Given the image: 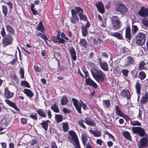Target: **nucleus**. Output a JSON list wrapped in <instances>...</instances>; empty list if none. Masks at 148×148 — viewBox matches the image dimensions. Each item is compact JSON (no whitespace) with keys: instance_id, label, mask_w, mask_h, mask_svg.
Listing matches in <instances>:
<instances>
[{"instance_id":"f257e3e1","label":"nucleus","mask_w":148,"mask_h":148,"mask_svg":"<svg viewBox=\"0 0 148 148\" xmlns=\"http://www.w3.org/2000/svg\"><path fill=\"white\" fill-rule=\"evenodd\" d=\"M92 74L94 79L99 83L104 81L105 74L100 69L96 67L92 68L90 70Z\"/></svg>"},{"instance_id":"f03ea898","label":"nucleus","mask_w":148,"mask_h":148,"mask_svg":"<svg viewBox=\"0 0 148 148\" xmlns=\"http://www.w3.org/2000/svg\"><path fill=\"white\" fill-rule=\"evenodd\" d=\"M72 101L73 102L74 106L78 113L80 114L82 113L81 111V108L82 106V108L85 110L86 109L87 106L83 103L82 100H80V102H79L75 98H73L72 99Z\"/></svg>"},{"instance_id":"7ed1b4c3","label":"nucleus","mask_w":148,"mask_h":148,"mask_svg":"<svg viewBox=\"0 0 148 148\" xmlns=\"http://www.w3.org/2000/svg\"><path fill=\"white\" fill-rule=\"evenodd\" d=\"M110 20L112 27L113 29L116 30L121 28L122 24L118 16H113L110 17Z\"/></svg>"},{"instance_id":"20e7f679","label":"nucleus","mask_w":148,"mask_h":148,"mask_svg":"<svg viewBox=\"0 0 148 148\" xmlns=\"http://www.w3.org/2000/svg\"><path fill=\"white\" fill-rule=\"evenodd\" d=\"M146 39V34L139 32L136 36L135 42L138 45L142 46L145 45Z\"/></svg>"},{"instance_id":"39448f33","label":"nucleus","mask_w":148,"mask_h":148,"mask_svg":"<svg viewBox=\"0 0 148 148\" xmlns=\"http://www.w3.org/2000/svg\"><path fill=\"white\" fill-rule=\"evenodd\" d=\"M2 40V44L4 47L12 44L13 40V37L10 34H8L3 37Z\"/></svg>"},{"instance_id":"423d86ee","label":"nucleus","mask_w":148,"mask_h":148,"mask_svg":"<svg viewBox=\"0 0 148 148\" xmlns=\"http://www.w3.org/2000/svg\"><path fill=\"white\" fill-rule=\"evenodd\" d=\"M69 134L71 137H69L68 139L71 143H72V140L75 144L79 143L77 135L74 131H70L69 132Z\"/></svg>"},{"instance_id":"0eeeda50","label":"nucleus","mask_w":148,"mask_h":148,"mask_svg":"<svg viewBox=\"0 0 148 148\" xmlns=\"http://www.w3.org/2000/svg\"><path fill=\"white\" fill-rule=\"evenodd\" d=\"M146 137H143L139 140L138 144L139 148H147L148 145V135L145 136Z\"/></svg>"},{"instance_id":"6e6552de","label":"nucleus","mask_w":148,"mask_h":148,"mask_svg":"<svg viewBox=\"0 0 148 148\" xmlns=\"http://www.w3.org/2000/svg\"><path fill=\"white\" fill-rule=\"evenodd\" d=\"M132 130L134 134H137L141 137L146 135L144 130L140 127H133Z\"/></svg>"},{"instance_id":"1a4fd4ad","label":"nucleus","mask_w":148,"mask_h":148,"mask_svg":"<svg viewBox=\"0 0 148 148\" xmlns=\"http://www.w3.org/2000/svg\"><path fill=\"white\" fill-rule=\"evenodd\" d=\"M138 14L141 17L146 18L148 17V8L142 7L138 12Z\"/></svg>"},{"instance_id":"9d476101","label":"nucleus","mask_w":148,"mask_h":148,"mask_svg":"<svg viewBox=\"0 0 148 148\" xmlns=\"http://www.w3.org/2000/svg\"><path fill=\"white\" fill-rule=\"evenodd\" d=\"M116 10L120 13L123 14L125 13L127 11V9L125 5L123 4H119L115 7Z\"/></svg>"},{"instance_id":"9b49d317","label":"nucleus","mask_w":148,"mask_h":148,"mask_svg":"<svg viewBox=\"0 0 148 148\" xmlns=\"http://www.w3.org/2000/svg\"><path fill=\"white\" fill-rule=\"evenodd\" d=\"M71 16L70 18V20L71 22L73 24H75L77 22L79 19L74 9L71 10Z\"/></svg>"},{"instance_id":"f8f14e48","label":"nucleus","mask_w":148,"mask_h":148,"mask_svg":"<svg viewBox=\"0 0 148 148\" xmlns=\"http://www.w3.org/2000/svg\"><path fill=\"white\" fill-rule=\"evenodd\" d=\"M98 60L101 68L104 71H108L109 69L107 62L105 61H102L101 58H99Z\"/></svg>"},{"instance_id":"ddd939ff","label":"nucleus","mask_w":148,"mask_h":148,"mask_svg":"<svg viewBox=\"0 0 148 148\" xmlns=\"http://www.w3.org/2000/svg\"><path fill=\"white\" fill-rule=\"evenodd\" d=\"M135 60L134 58L131 56H128L126 58L125 62V66H130L134 64Z\"/></svg>"},{"instance_id":"4468645a","label":"nucleus","mask_w":148,"mask_h":148,"mask_svg":"<svg viewBox=\"0 0 148 148\" xmlns=\"http://www.w3.org/2000/svg\"><path fill=\"white\" fill-rule=\"evenodd\" d=\"M121 95L123 98H126L127 100L130 99L131 96L130 91L126 89H123L122 90L121 93Z\"/></svg>"},{"instance_id":"2eb2a0df","label":"nucleus","mask_w":148,"mask_h":148,"mask_svg":"<svg viewBox=\"0 0 148 148\" xmlns=\"http://www.w3.org/2000/svg\"><path fill=\"white\" fill-rule=\"evenodd\" d=\"M69 51L71 55L72 59L74 61L76 60V53L74 48L73 47H71Z\"/></svg>"},{"instance_id":"dca6fc26","label":"nucleus","mask_w":148,"mask_h":148,"mask_svg":"<svg viewBox=\"0 0 148 148\" xmlns=\"http://www.w3.org/2000/svg\"><path fill=\"white\" fill-rule=\"evenodd\" d=\"M95 6L97 7L98 11L100 13H103L104 12L105 10L103 4L101 2H99L95 4Z\"/></svg>"},{"instance_id":"f3484780","label":"nucleus","mask_w":148,"mask_h":148,"mask_svg":"<svg viewBox=\"0 0 148 148\" xmlns=\"http://www.w3.org/2000/svg\"><path fill=\"white\" fill-rule=\"evenodd\" d=\"M125 36L126 39L129 42L132 38L130 33V29L129 27H127L125 30Z\"/></svg>"},{"instance_id":"a211bd4d","label":"nucleus","mask_w":148,"mask_h":148,"mask_svg":"<svg viewBox=\"0 0 148 148\" xmlns=\"http://www.w3.org/2000/svg\"><path fill=\"white\" fill-rule=\"evenodd\" d=\"M86 82L87 85L90 86H92L95 88H96L97 87L96 84L90 77L86 79Z\"/></svg>"},{"instance_id":"6ab92c4d","label":"nucleus","mask_w":148,"mask_h":148,"mask_svg":"<svg viewBox=\"0 0 148 148\" xmlns=\"http://www.w3.org/2000/svg\"><path fill=\"white\" fill-rule=\"evenodd\" d=\"M85 122L88 125L94 127L96 125L95 123L93 121L91 118L89 117L86 118L84 119Z\"/></svg>"},{"instance_id":"aec40b11","label":"nucleus","mask_w":148,"mask_h":148,"mask_svg":"<svg viewBox=\"0 0 148 148\" xmlns=\"http://www.w3.org/2000/svg\"><path fill=\"white\" fill-rule=\"evenodd\" d=\"M13 95V93L10 92L7 88H5L4 93V96L7 99H9L12 98Z\"/></svg>"},{"instance_id":"412c9836","label":"nucleus","mask_w":148,"mask_h":148,"mask_svg":"<svg viewBox=\"0 0 148 148\" xmlns=\"http://www.w3.org/2000/svg\"><path fill=\"white\" fill-rule=\"evenodd\" d=\"M51 40L54 43L57 42L63 44L64 42H66V41H65L62 38H60V39L58 38L57 36L56 37L53 36Z\"/></svg>"},{"instance_id":"4be33fe9","label":"nucleus","mask_w":148,"mask_h":148,"mask_svg":"<svg viewBox=\"0 0 148 148\" xmlns=\"http://www.w3.org/2000/svg\"><path fill=\"white\" fill-rule=\"evenodd\" d=\"M140 102L142 104H145L148 102V92H146L142 96Z\"/></svg>"},{"instance_id":"5701e85b","label":"nucleus","mask_w":148,"mask_h":148,"mask_svg":"<svg viewBox=\"0 0 148 148\" xmlns=\"http://www.w3.org/2000/svg\"><path fill=\"white\" fill-rule=\"evenodd\" d=\"M50 123L49 120L43 121L41 123L40 125L42 128H43L45 131H47L48 129L49 123Z\"/></svg>"},{"instance_id":"b1692460","label":"nucleus","mask_w":148,"mask_h":148,"mask_svg":"<svg viewBox=\"0 0 148 148\" xmlns=\"http://www.w3.org/2000/svg\"><path fill=\"white\" fill-rule=\"evenodd\" d=\"M79 44L81 47L85 49H86L88 45V43L86 40L84 38L80 39Z\"/></svg>"},{"instance_id":"393cba45","label":"nucleus","mask_w":148,"mask_h":148,"mask_svg":"<svg viewBox=\"0 0 148 148\" xmlns=\"http://www.w3.org/2000/svg\"><path fill=\"white\" fill-rule=\"evenodd\" d=\"M37 112L39 115L43 117H46L47 116L46 114L47 110L45 111L43 110L39 109L37 110Z\"/></svg>"},{"instance_id":"a878e982","label":"nucleus","mask_w":148,"mask_h":148,"mask_svg":"<svg viewBox=\"0 0 148 148\" xmlns=\"http://www.w3.org/2000/svg\"><path fill=\"white\" fill-rule=\"evenodd\" d=\"M24 92L28 96L32 98L34 96V93L32 91L29 89L25 88L23 90Z\"/></svg>"},{"instance_id":"bb28decb","label":"nucleus","mask_w":148,"mask_h":148,"mask_svg":"<svg viewBox=\"0 0 148 148\" xmlns=\"http://www.w3.org/2000/svg\"><path fill=\"white\" fill-rule=\"evenodd\" d=\"M5 102L10 106L13 108L15 110H18V109L17 108L16 106L14 103L10 101L7 99H5Z\"/></svg>"},{"instance_id":"cd10ccee","label":"nucleus","mask_w":148,"mask_h":148,"mask_svg":"<svg viewBox=\"0 0 148 148\" xmlns=\"http://www.w3.org/2000/svg\"><path fill=\"white\" fill-rule=\"evenodd\" d=\"M51 109L55 112L58 113L60 112L59 109L56 103L51 105Z\"/></svg>"},{"instance_id":"c85d7f7f","label":"nucleus","mask_w":148,"mask_h":148,"mask_svg":"<svg viewBox=\"0 0 148 148\" xmlns=\"http://www.w3.org/2000/svg\"><path fill=\"white\" fill-rule=\"evenodd\" d=\"M90 133L93 135L94 136L98 137L101 136V133L100 131H97L95 130H89Z\"/></svg>"},{"instance_id":"c756f323","label":"nucleus","mask_w":148,"mask_h":148,"mask_svg":"<svg viewBox=\"0 0 148 148\" xmlns=\"http://www.w3.org/2000/svg\"><path fill=\"white\" fill-rule=\"evenodd\" d=\"M115 113L119 116H123V113L119 109L118 105H116L115 107Z\"/></svg>"},{"instance_id":"7c9ffc66","label":"nucleus","mask_w":148,"mask_h":148,"mask_svg":"<svg viewBox=\"0 0 148 148\" xmlns=\"http://www.w3.org/2000/svg\"><path fill=\"white\" fill-rule=\"evenodd\" d=\"M5 27L8 32L12 35L14 34V31L13 28L11 26L7 25H6Z\"/></svg>"},{"instance_id":"2f4dec72","label":"nucleus","mask_w":148,"mask_h":148,"mask_svg":"<svg viewBox=\"0 0 148 148\" xmlns=\"http://www.w3.org/2000/svg\"><path fill=\"white\" fill-rule=\"evenodd\" d=\"M111 35L114 37L117 38L119 40H123V36L120 33L118 32L113 33Z\"/></svg>"},{"instance_id":"473e14b6","label":"nucleus","mask_w":148,"mask_h":148,"mask_svg":"<svg viewBox=\"0 0 148 148\" xmlns=\"http://www.w3.org/2000/svg\"><path fill=\"white\" fill-rule=\"evenodd\" d=\"M136 92L138 95H139L140 92L141 86L140 84L137 82H136L135 86Z\"/></svg>"},{"instance_id":"72a5a7b5","label":"nucleus","mask_w":148,"mask_h":148,"mask_svg":"<svg viewBox=\"0 0 148 148\" xmlns=\"http://www.w3.org/2000/svg\"><path fill=\"white\" fill-rule=\"evenodd\" d=\"M74 8L75 10H74L75 12L77 15V14L78 15L84 12L83 10L79 7H75Z\"/></svg>"},{"instance_id":"f704fd0d","label":"nucleus","mask_w":148,"mask_h":148,"mask_svg":"<svg viewBox=\"0 0 148 148\" xmlns=\"http://www.w3.org/2000/svg\"><path fill=\"white\" fill-rule=\"evenodd\" d=\"M123 136L127 139L129 140H132V138L131 135L128 132H125L123 133Z\"/></svg>"},{"instance_id":"c9c22d12","label":"nucleus","mask_w":148,"mask_h":148,"mask_svg":"<svg viewBox=\"0 0 148 148\" xmlns=\"http://www.w3.org/2000/svg\"><path fill=\"white\" fill-rule=\"evenodd\" d=\"M103 104L105 108H109L110 106V101L109 100H103Z\"/></svg>"},{"instance_id":"e433bc0d","label":"nucleus","mask_w":148,"mask_h":148,"mask_svg":"<svg viewBox=\"0 0 148 148\" xmlns=\"http://www.w3.org/2000/svg\"><path fill=\"white\" fill-rule=\"evenodd\" d=\"M82 141L84 146H85L88 140V138L84 134H82L81 136Z\"/></svg>"},{"instance_id":"4c0bfd02","label":"nucleus","mask_w":148,"mask_h":148,"mask_svg":"<svg viewBox=\"0 0 148 148\" xmlns=\"http://www.w3.org/2000/svg\"><path fill=\"white\" fill-rule=\"evenodd\" d=\"M55 119L56 121L58 123L62 121L63 120V117L60 114H56L55 116Z\"/></svg>"},{"instance_id":"58836bf2","label":"nucleus","mask_w":148,"mask_h":148,"mask_svg":"<svg viewBox=\"0 0 148 148\" xmlns=\"http://www.w3.org/2000/svg\"><path fill=\"white\" fill-rule=\"evenodd\" d=\"M68 102V100L67 97L65 96H64L61 99V103L62 105L66 104Z\"/></svg>"},{"instance_id":"ea45409f","label":"nucleus","mask_w":148,"mask_h":148,"mask_svg":"<svg viewBox=\"0 0 148 148\" xmlns=\"http://www.w3.org/2000/svg\"><path fill=\"white\" fill-rule=\"evenodd\" d=\"M87 29L85 27H82L81 29L82 35L83 36H86L88 33Z\"/></svg>"},{"instance_id":"a19ab883","label":"nucleus","mask_w":148,"mask_h":148,"mask_svg":"<svg viewBox=\"0 0 148 148\" xmlns=\"http://www.w3.org/2000/svg\"><path fill=\"white\" fill-rule=\"evenodd\" d=\"M78 16L79 17V18L80 20L85 21H87V18L86 16L83 14V13L78 15Z\"/></svg>"},{"instance_id":"79ce46f5","label":"nucleus","mask_w":148,"mask_h":148,"mask_svg":"<svg viewBox=\"0 0 148 148\" xmlns=\"http://www.w3.org/2000/svg\"><path fill=\"white\" fill-rule=\"evenodd\" d=\"M138 77L141 80L144 79L146 77V74L144 72L141 71L139 73Z\"/></svg>"},{"instance_id":"37998d69","label":"nucleus","mask_w":148,"mask_h":148,"mask_svg":"<svg viewBox=\"0 0 148 148\" xmlns=\"http://www.w3.org/2000/svg\"><path fill=\"white\" fill-rule=\"evenodd\" d=\"M19 73L20 75V77L22 79H25V78L24 70L22 67H21L20 69Z\"/></svg>"},{"instance_id":"c03bdc74","label":"nucleus","mask_w":148,"mask_h":148,"mask_svg":"<svg viewBox=\"0 0 148 148\" xmlns=\"http://www.w3.org/2000/svg\"><path fill=\"white\" fill-rule=\"evenodd\" d=\"M21 85L22 86H25L27 88H30V86L28 82L25 80L21 81Z\"/></svg>"},{"instance_id":"a18cd8bd","label":"nucleus","mask_w":148,"mask_h":148,"mask_svg":"<svg viewBox=\"0 0 148 148\" xmlns=\"http://www.w3.org/2000/svg\"><path fill=\"white\" fill-rule=\"evenodd\" d=\"M138 29L137 26L135 25H132V34L134 35L136 34Z\"/></svg>"},{"instance_id":"49530a36","label":"nucleus","mask_w":148,"mask_h":148,"mask_svg":"<svg viewBox=\"0 0 148 148\" xmlns=\"http://www.w3.org/2000/svg\"><path fill=\"white\" fill-rule=\"evenodd\" d=\"M37 27L38 31H40L42 32H43L44 31V27L41 22L39 23V24L38 25Z\"/></svg>"},{"instance_id":"de8ad7c7","label":"nucleus","mask_w":148,"mask_h":148,"mask_svg":"<svg viewBox=\"0 0 148 148\" xmlns=\"http://www.w3.org/2000/svg\"><path fill=\"white\" fill-rule=\"evenodd\" d=\"M36 35L37 36L40 37L45 40H48V39L45 34H42L40 32H39Z\"/></svg>"},{"instance_id":"09e8293b","label":"nucleus","mask_w":148,"mask_h":148,"mask_svg":"<svg viewBox=\"0 0 148 148\" xmlns=\"http://www.w3.org/2000/svg\"><path fill=\"white\" fill-rule=\"evenodd\" d=\"M63 129L65 132H67L69 130V125L66 123H63Z\"/></svg>"},{"instance_id":"8fccbe9b","label":"nucleus","mask_w":148,"mask_h":148,"mask_svg":"<svg viewBox=\"0 0 148 148\" xmlns=\"http://www.w3.org/2000/svg\"><path fill=\"white\" fill-rule=\"evenodd\" d=\"M84 121L82 119H80L78 121V124L80 126L82 127L84 129H86V127L84 124Z\"/></svg>"},{"instance_id":"3c124183","label":"nucleus","mask_w":148,"mask_h":148,"mask_svg":"<svg viewBox=\"0 0 148 148\" xmlns=\"http://www.w3.org/2000/svg\"><path fill=\"white\" fill-rule=\"evenodd\" d=\"M97 39L98 40H97L95 38H94L92 39V41L94 44L97 45L98 44H100L102 40L101 39L99 38H98Z\"/></svg>"},{"instance_id":"603ef678","label":"nucleus","mask_w":148,"mask_h":148,"mask_svg":"<svg viewBox=\"0 0 148 148\" xmlns=\"http://www.w3.org/2000/svg\"><path fill=\"white\" fill-rule=\"evenodd\" d=\"M2 9L3 12V14L5 16H7L8 12L7 7L5 5H3L2 6Z\"/></svg>"},{"instance_id":"864d4df0","label":"nucleus","mask_w":148,"mask_h":148,"mask_svg":"<svg viewBox=\"0 0 148 148\" xmlns=\"http://www.w3.org/2000/svg\"><path fill=\"white\" fill-rule=\"evenodd\" d=\"M145 63L144 61L141 62L139 64L138 69L139 70H143L145 69L144 67Z\"/></svg>"},{"instance_id":"5fc2aeb1","label":"nucleus","mask_w":148,"mask_h":148,"mask_svg":"<svg viewBox=\"0 0 148 148\" xmlns=\"http://www.w3.org/2000/svg\"><path fill=\"white\" fill-rule=\"evenodd\" d=\"M142 22L144 25L148 27V20L145 18H142Z\"/></svg>"},{"instance_id":"6e6d98bb","label":"nucleus","mask_w":148,"mask_h":148,"mask_svg":"<svg viewBox=\"0 0 148 148\" xmlns=\"http://www.w3.org/2000/svg\"><path fill=\"white\" fill-rule=\"evenodd\" d=\"M130 124L133 125L141 126V123L138 121H135L134 122L131 121Z\"/></svg>"},{"instance_id":"4d7b16f0","label":"nucleus","mask_w":148,"mask_h":148,"mask_svg":"<svg viewBox=\"0 0 148 148\" xmlns=\"http://www.w3.org/2000/svg\"><path fill=\"white\" fill-rule=\"evenodd\" d=\"M121 71L123 74L125 76H127L129 73L128 70L126 69H123L121 70Z\"/></svg>"},{"instance_id":"13d9d810","label":"nucleus","mask_w":148,"mask_h":148,"mask_svg":"<svg viewBox=\"0 0 148 148\" xmlns=\"http://www.w3.org/2000/svg\"><path fill=\"white\" fill-rule=\"evenodd\" d=\"M1 34L2 35V36L3 37H5V36H6L5 35L6 33L5 31V29L4 27H2V30L1 31Z\"/></svg>"},{"instance_id":"bf43d9fd","label":"nucleus","mask_w":148,"mask_h":148,"mask_svg":"<svg viewBox=\"0 0 148 148\" xmlns=\"http://www.w3.org/2000/svg\"><path fill=\"white\" fill-rule=\"evenodd\" d=\"M37 114H35V115L30 114V117L35 120H37L38 119V117L36 115Z\"/></svg>"},{"instance_id":"052dcab7","label":"nucleus","mask_w":148,"mask_h":148,"mask_svg":"<svg viewBox=\"0 0 148 148\" xmlns=\"http://www.w3.org/2000/svg\"><path fill=\"white\" fill-rule=\"evenodd\" d=\"M34 68L36 71L40 72L41 70V69L39 68L37 65L34 66Z\"/></svg>"},{"instance_id":"680f3d73","label":"nucleus","mask_w":148,"mask_h":148,"mask_svg":"<svg viewBox=\"0 0 148 148\" xmlns=\"http://www.w3.org/2000/svg\"><path fill=\"white\" fill-rule=\"evenodd\" d=\"M51 148H58L55 142H51Z\"/></svg>"},{"instance_id":"e2e57ef3","label":"nucleus","mask_w":148,"mask_h":148,"mask_svg":"<svg viewBox=\"0 0 148 148\" xmlns=\"http://www.w3.org/2000/svg\"><path fill=\"white\" fill-rule=\"evenodd\" d=\"M98 17L99 20L101 22H104L105 21V20H106L105 18H102L99 15H98Z\"/></svg>"},{"instance_id":"0e129e2a","label":"nucleus","mask_w":148,"mask_h":148,"mask_svg":"<svg viewBox=\"0 0 148 148\" xmlns=\"http://www.w3.org/2000/svg\"><path fill=\"white\" fill-rule=\"evenodd\" d=\"M103 143V141L101 139H97L96 141L97 144H99L100 146L102 145V143Z\"/></svg>"},{"instance_id":"69168bd1","label":"nucleus","mask_w":148,"mask_h":148,"mask_svg":"<svg viewBox=\"0 0 148 148\" xmlns=\"http://www.w3.org/2000/svg\"><path fill=\"white\" fill-rule=\"evenodd\" d=\"M21 123L23 124H24L27 123V120L25 118H22L21 119Z\"/></svg>"},{"instance_id":"338daca9","label":"nucleus","mask_w":148,"mask_h":148,"mask_svg":"<svg viewBox=\"0 0 148 148\" xmlns=\"http://www.w3.org/2000/svg\"><path fill=\"white\" fill-rule=\"evenodd\" d=\"M106 134H107L110 138H112L113 140L114 139V137L113 136L108 132L106 131Z\"/></svg>"},{"instance_id":"774afa93","label":"nucleus","mask_w":148,"mask_h":148,"mask_svg":"<svg viewBox=\"0 0 148 148\" xmlns=\"http://www.w3.org/2000/svg\"><path fill=\"white\" fill-rule=\"evenodd\" d=\"M63 111L64 113H69L71 112V111L67 109L66 108H63Z\"/></svg>"}]
</instances>
